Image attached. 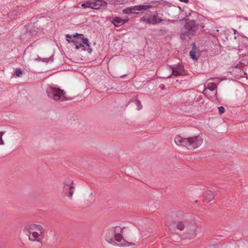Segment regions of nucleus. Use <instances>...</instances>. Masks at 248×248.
Masks as SVG:
<instances>
[{"label": "nucleus", "instance_id": "1", "mask_svg": "<svg viewBox=\"0 0 248 248\" xmlns=\"http://www.w3.org/2000/svg\"><path fill=\"white\" fill-rule=\"evenodd\" d=\"M66 37L69 43L72 42L74 44L76 49L80 51H87L89 54L92 52L93 49L91 47L88 39L85 38L82 34L76 33L73 36L67 34Z\"/></svg>", "mask_w": 248, "mask_h": 248}, {"label": "nucleus", "instance_id": "2", "mask_svg": "<svg viewBox=\"0 0 248 248\" xmlns=\"http://www.w3.org/2000/svg\"><path fill=\"white\" fill-rule=\"evenodd\" d=\"M123 228L120 226L112 227L107 231L106 240L113 245L115 244V240L121 242L123 240Z\"/></svg>", "mask_w": 248, "mask_h": 248}, {"label": "nucleus", "instance_id": "3", "mask_svg": "<svg viewBox=\"0 0 248 248\" xmlns=\"http://www.w3.org/2000/svg\"><path fill=\"white\" fill-rule=\"evenodd\" d=\"M48 96L55 100L62 101L65 100V92L56 86H50L46 89Z\"/></svg>", "mask_w": 248, "mask_h": 248}, {"label": "nucleus", "instance_id": "4", "mask_svg": "<svg viewBox=\"0 0 248 248\" xmlns=\"http://www.w3.org/2000/svg\"><path fill=\"white\" fill-rule=\"evenodd\" d=\"M26 229L30 233L29 238L31 241H39V239L44 232V229L41 225L31 224L26 227Z\"/></svg>", "mask_w": 248, "mask_h": 248}, {"label": "nucleus", "instance_id": "5", "mask_svg": "<svg viewBox=\"0 0 248 248\" xmlns=\"http://www.w3.org/2000/svg\"><path fill=\"white\" fill-rule=\"evenodd\" d=\"M203 140L200 135L187 138V149L194 150L200 147L203 143Z\"/></svg>", "mask_w": 248, "mask_h": 248}, {"label": "nucleus", "instance_id": "6", "mask_svg": "<svg viewBox=\"0 0 248 248\" xmlns=\"http://www.w3.org/2000/svg\"><path fill=\"white\" fill-rule=\"evenodd\" d=\"M152 6L150 5H136L134 6H131L129 7H127L124 9H123V13L125 14H138L139 13V11H146L150 8H151Z\"/></svg>", "mask_w": 248, "mask_h": 248}, {"label": "nucleus", "instance_id": "7", "mask_svg": "<svg viewBox=\"0 0 248 248\" xmlns=\"http://www.w3.org/2000/svg\"><path fill=\"white\" fill-rule=\"evenodd\" d=\"M74 187L73 181L70 179H66L64 182L63 193L64 195L71 198L74 193Z\"/></svg>", "mask_w": 248, "mask_h": 248}, {"label": "nucleus", "instance_id": "8", "mask_svg": "<svg viewBox=\"0 0 248 248\" xmlns=\"http://www.w3.org/2000/svg\"><path fill=\"white\" fill-rule=\"evenodd\" d=\"M172 70V75L171 76H174V77H177L181 75H183L185 74V72L184 71V66L182 64H179L176 65H174L173 66H170Z\"/></svg>", "mask_w": 248, "mask_h": 248}, {"label": "nucleus", "instance_id": "9", "mask_svg": "<svg viewBox=\"0 0 248 248\" xmlns=\"http://www.w3.org/2000/svg\"><path fill=\"white\" fill-rule=\"evenodd\" d=\"M243 51L244 52L242 53V55H246L248 53V39L246 38H242L239 46V52H241Z\"/></svg>", "mask_w": 248, "mask_h": 248}, {"label": "nucleus", "instance_id": "10", "mask_svg": "<svg viewBox=\"0 0 248 248\" xmlns=\"http://www.w3.org/2000/svg\"><path fill=\"white\" fill-rule=\"evenodd\" d=\"M174 142L177 145L185 147L187 148V138H184L177 135L175 137Z\"/></svg>", "mask_w": 248, "mask_h": 248}, {"label": "nucleus", "instance_id": "11", "mask_svg": "<svg viewBox=\"0 0 248 248\" xmlns=\"http://www.w3.org/2000/svg\"><path fill=\"white\" fill-rule=\"evenodd\" d=\"M185 27L186 29L187 30V31H196L197 30V25L194 20H191L187 19L186 21Z\"/></svg>", "mask_w": 248, "mask_h": 248}, {"label": "nucleus", "instance_id": "12", "mask_svg": "<svg viewBox=\"0 0 248 248\" xmlns=\"http://www.w3.org/2000/svg\"><path fill=\"white\" fill-rule=\"evenodd\" d=\"M92 8L98 9L100 7H106L107 3L103 0H91Z\"/></svg>", "mask_w": 248, "mask_h": 248}, {"label": "nucleus", "instance_id": "13", "mask_svg": "<svg viewBox=\"0 0 248 248\" xmlns=\"http://www.w3.org/2000/svg\"><path fill=\"white\" fill-rule=\"evenodd\" d=\"M198 226L194 224L193 226H189L187 230V235L189 239H193L197 235Z\"/></svg>", "mask_w": 248, "mask_h": 248}, {"label": "nucleus", "instance_id": "14", "mask_svg": "<svg viewBox=\"0 0 248 248\" xmlns=\"http://www.w3.org/2000/svg\"><path fill=\"white\" fill-rule=\"evenodd\" d=\"M215 195V194L213 191L207 190L203 194V201L207 202H210L214 199Z\"/></svg>", "mask_w": 248, "mask_h": 248}, {"label": "nucleus", "instance_id": "15", "mask_svg": "<svg viewBox=\"0 0 248 248\" xmlns=\"http://www.w3.org/2000/svg\"><path fill=\"white\" fill-rule=\"evenodd\" d=\"M128 19H122L119 17H116L113 19L112 23L115 27H119L128 21Z\"/></svg>", "mask_w": 248, "mask_h": 248}, {"label": "nucleus", "instance_id": "16", "mask_svg": "<svg viewBox=\"0 0 248 248\" xmlns=\"http://www.w3.org/2000/svg\"><path fill=\"white\" fill-rule=\"evenodd\" d=\"M151 24L155 25L163 21V20L159 18L157 15H153L150 16Z\"/></svg>", "mask_w": 248, "mask_h": 248}, {"label": "nucleus", "instance_id": "17", "mask_svg": "<svg viewBox=\"0 0 248 248\" xmlns=\"http://www.w3.org/2000/svg\"><path fill=\"white\" fill-rule=\"evenodd\" d=\"M192 35V32H183L181 34V37L183 40L188 41Z\"/></svg>", "mask_w": 248, "mask_h": 248}, {"label": "nucleus", "instance_id": "18", "mask_svg": "<svg viewBox=\"0 0 248 248\" xmlns=\"http://www.w3.org/2000/svg\"><path fill=\"white\" fill-rule=\"evenodd\" d=\"M197 50V48L196 46H195V44H194L192 48L189 52L190 56L191 59H193V60H197L198 59L196 57V55H195Z\"/></svg>", "mask_w": 248, "mask_h": 248}, {"label": "nucleus", "instance_id": "19", "mask_svg": "<svg viewBox=\"0 0 248 248\" xmlns=\"http://www.w3.org/2000/svg\"><path fill=\"white\" fill-rule=\"evenodd\" d=\"M211 80V79H208V83L207 84V88L209 89L210 91H214L217 88V86L216 83L210 82Z\"/></svg>", "mask_w": 248, "mask_h": 248}, {"label": "nucleus", "instance_id": "20", "mask_svg": "<svg viewBox=\"0 0 248 248\" xmlns=\"http://www.w3.org/2000/svg\"><path fill=\"white\" fill-rule=\"evenodd\" d=\"M175 224L176 228L180 231H183L185 229V224L183 221L176 222Z\"/></svg>", "mask_w": 248, "mask_h": 248}, {"label": "nucleus", "instance_id": "21", "mask_svg": "<svg viewBox=\"0 0 248 248\" xmlns=\"http://www.w3.org/2000/svg\"><path fill=\"white\" fill-rule=\"evenodd\" d=\"M140 20L146 24H151L150 17V16H143L141 19Z\"/></svg>", "mask_w": 248, "mask_h": 248}, {"label": "nucleus", "instance_id": "22", "mask_svg": "<svg viewBox=\"0 0 248 248\" xmlns=\"http://www.w3.org/2000/svg\"><path fill=\"white\" fill-rule=\"evenodd\" d=\"M81 6L83 8H92L91 1L89 0V1H87L85 3H83L81 4Z\"/></svg>", "mask_w": 248, "mask_h": 248}, {"label": "nucleus", "instance_id": "23", "mask_svg": "<svg viewBox=\"0 0 248 248\" xmlns=\"http://www.w3.org/2000/svg\"><path fill=\"white\" fill-rule=\"evenodd\" d=\"M135 104L137 107V109L138 110H139L142 108V105L141 104L140 101H139L138 100H136Z\"/></svg>", "mask_w": 248, "mask_h": 248}, {"label": "nucleus", "instance_id": "24", "mask_svg": "<svg viewBox=\"0 0 248 248\" xmlns=\"http://www.w3.org/2000/svg\"><path fill=\"white\" fill-rule=\"evenodd\" d=\"M22 74V71L20 69H16L15 71V75L18 77Z\"/></svg>", "mask_w": 248, "mask_h": 248}, {"label": "nucleus", "instance_id": "25", "mask_svg": "<svg viewBox=\"0 0 248 248\" xmlns=\"http://www.w3.org/2000/svg\"><path fill=\"white\" fill-rule=\"evenodd\" d=\"M218 109L219 113L222 114L225 112V108L223 107H218Z\"/></svg>", "mask_w": 248, "mask_h": 248}, {"label": "nucleus", "instance_id": "26", "mask_svg": "<svg viewBox=\"0 0 248 248\" xmlns=\"http://www.w3.org/2000/svg\"><path fill=\"white\" fill-rule=\"evenodd\" d=\"M3 144H4V142H3V141L2 139V138H1L0 137V145H3Z\"/></svg>", "mask_w": 248, "mask_h": 248}, {"label": "nucleus", "instance_id": "27", "mask_svg": "<svg viewBox=\"0 0 248 248\" xmlns=\"http://www.w3.org/2000/svg\"><path fill=\"white\" fill-rule=\"evenodd\" d=\"M181 2H185V3H187L189 1V0H179Z\"/></svg>", "mask_w": 248, "mask_h": 248}, {"label": "nucleus", "instance_id": "28", "mask_svg": "<svg viewBox=\"0 0 248 248\" xmlns=\"http://www.w3.org/2000/svg\"><path fill=\"white\" fill-rule=\"evenodd\" d=\"M4 132H0V137L1 138L2 136L4 135Z\"/></svg>", "mask_w": 248, "mask_h": 248}]
</instances>
